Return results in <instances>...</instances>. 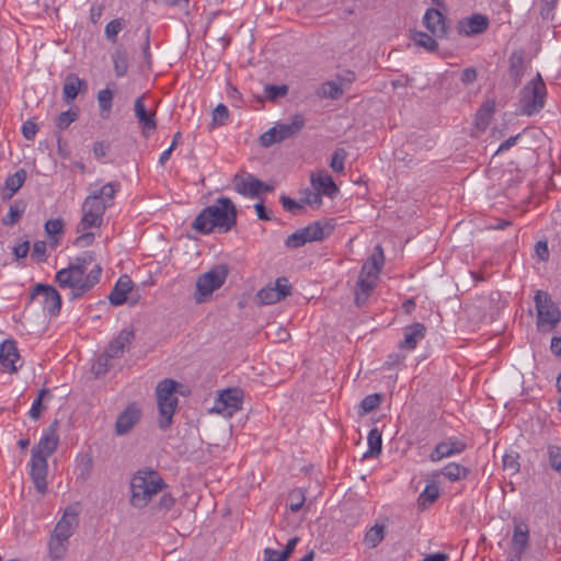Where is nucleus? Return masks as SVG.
I'll list each match as a JSON object with an SVG mask.
<instances>
[{
  "mask_svg": "<svg viewBox=\"0 0 561 561\" xmlns=\"http://www.w3.org/2000/svg\"><path fill=\"white\" fill-rule=\"evenodd\" d=\"M93 262V253L84 252L56 273L55 280L59 287L70 289L71 300L82 297L100 282L102 267L94 264L90 268Z\"/></svg>",
  "mask_w": 561,
  "mask_h": 561,
  "instance_id": "1",
  "label": "nucleus"
},
{
  "mask_svg": "<svg viewBox=\"0 0 561 561\" xmlns=\"http://www.w3.org/2000/svg\"><path fill=\"white\" fill-rule=\"evenodd\" d=\"M237 222V208L228 197H219L215 204L204 208L192 224V228L203 234L215 229L228 232Z\"/></svg>",
  "mask_w": 561,
  "mask_h": 561,
  "instance_id": "2",
  "label": "nucleus"
},
{
  "mask_svg": "<svg viewBox=\"0 0 561 561\" xmlns=\"http://www.w3.org/2000/svg\"><path fill=\"white\" fill-rule=\"evenodd\" d=\"M57 426L58 421L55 420L44 432L37 445L32 448L30 476L36 490L42 494L47 490V458L56 450L58 446Z\"/></svg>",
  "mask_w": 561,
  "mask_h": 561,
  "instance_id": "3",
  "label": "nucleus"
},
{
  "mask_svg": "<svg viewBox=\"0 0 561 561\" xmlns=\"http://www.w3.org/2000/svg\"><path fill=\"white\" fill-rule=\"evenodd\" d=\"M118 183H107L92 192L82 204V218L78 225V232L93 227H100L107 207L112 206L113 198L118 190Z\"/></svg>",
  "mask_w": 561,
  "mask_h": 561,
  "instance_id": "4",
  "label": "nucleus"
},
{
  "mask_svg": "<svg viewBox=\"0 0 561 561\" xmlns=\"http://www.w3.org/2000/svg\"><path fill=\"white\" fill-rule=\"evenodd\" d=\"M167 488L160 474L150 469H139L130 481V504L136 508L146 507L154 495Z\"/></svg>",
  "mask_w": 561,
  "mask_h": 561,
  "instance_id": "5",
  "label": "nucleus"
},
{
  "mask_svg": "<svg viewBox=\"0 0 561 561\" xmlns=\"http://www.w3.org/2000/svg\"><path fill=\"white\" fill-rule=\"evenodd\" d=\"M179 383L173 379H163L156 387L157 403L159 410L158 425L161 430L171 426L173 415L179 404L176 388Z\"/></svg>",
  "mask_w": 561,
  "mask_h": 561,
  "instance_id": "6",
  "label": "nucleus"
},
{
  "mask_svg": "<svg viewBox=\"0 0 561 561\" xmlns=\"http://www.w3.org/2000/svg\"><path fill=\"white\" fill-rule=\"evenodd\" d=\"M228 273V266L226 264H219L199 275L195 283V302H205L215 290L219 289L225 284Z\"/></svg>",
  "mask_w": 561,
  "mask_h": 561,
  "instance_id": "7",
  "label": "nucleus"
},
{
  "mask_svg": "<svg viewBox=\"0 0 561 561\" xmlns=\"http://www.w3.org/2000/svg\"><path fill=\"white\" fill-rule=\"evenodd\" d=\"M547 88L540 73L527 83L520 91V112L531 116L545 106Z\"/></svg>",
  "mask_w": 561,
  "mask_h": 561,
  "instance_id": "8",
  "label": "nucleus"
},
{
  "mask_svg": "<svg viewBox=\"0 0 561 561\" xmlns=\"http://www.w3.org/2000/svg\"><path fill=\"white\" fill-rule=\"evenodd\" d=\"M305 125V117L301 114H295L289 123H278L262 134L260 144L267 148L274 144L290 139L298 135Z\"/></svg>",
  "mask_w": 561,
  "mask_h": 561,
  "instance_id": "9",
  "label": "nucleus"
},
{
  "mask_svg": "<svg viewBox=\"0 0 561 561\" xmlns=\"http://www.w3.org/2000/svg\"><path fill=\"white\" fill-rule=\"evenodd\" d=\"M535 306L537 310L538 328H541L543 324H549L550 329H552L560 322L561 312L546 291L538 290L536 293Z\"/></svg>",
  "mask_w": 561,
  "mask_h": 561,
  "instance_id": "10",
  "label": "nucleus"
},
{
  "mask_svg": "<svg viewBox=\"0 0 561 561\" xmlns=\"http://www.w3.org/2000/svg\"><path fill=\"white\" fill-rule=\"evenodd\" d=\"M243 391L239 388H229L220 392L215 402L214 410L226 416H232L242 409Z\"/></svg>",
  "mask_w": 561,
  "mask_h": 561,
  "instance_id": "11",
  "label": "nucleus"
},
{
  "mask_svg": "<svg viewBox=\"0 0 561 561\" xmlns=\"http://www.w3.org/2000/svg\"><path fill=\"white\" fill-rule=\"evenodd\" d=\"M43 297V308L50 316L59 313L61 308V297L59 293L50 285L37 284L33 287L31 299Z\"/></svg>",
  "mask_w": 561,
  "mask_h": 561,
  "instance_id": "12",
  "label": "nucleus"
},
{
  "mask_svg": "<svg viewBox=\"0 0 561 561\" xmlns=\"http://www.w3.org/2000/svg\"><path fill=\"white\" fill-rule=\"evenodd\" d=\"M291 293V287L288 284L287 278L280 277L277 278L275 284L267 285L264 288L260 289L256 297L263 305H272L280 301L282 299L289 296Z\"/></svg>",
  "mask_w": 561,
  "mask_h": 561,
  "instance_id": "13",
  "label": "nucleus"
},
{
  "mask_svg": "<svg viewBox=\"0 0 561 561\" xmlns=\"http://www.w3.org/2000/svg\"><path fill=\"white\" fill-rule=\"evenodd\" d=\"M467 448V444L458 437H449L438 443L430 454V460L437 462L443 458L453 457L461 454Z\"/></svg>",
  "mask_w": 561,
  "mask_h": 561,
  "instance_id": "14",
  "label": "nucleus"
},
{
  "mask_svg": "<svg viewBox=\"0 0 561 561\" xmlns=\"http://www.w3.org/2000/svg\"><path fill=\"white\" fill-rule=\"evenodd\" d=\"M141 410L136 403H130L127 408L117 416L115 422V434L123 436L128 434L134 426L140 421Z\"/></svg>",
  "mask_w": 561,
  "mask_h": 561,
  "instance_id": "15",
  "label": "nucleus"
},
{
  "mask_svg": "<svg viewBox=\"0 0 561 561\" xmlns=\"http://www.w3.org/2000/svg\"><path fill=\"white\" fill-rule=\"evenodd\" d=\"M145 95H140L136 99L134 104L135 117L138 121L139 126L142 129L144 135H148L149 133L156 130L157 121H156V112L146 108L145 105Z\"/></svg>",
  "mask_w": 561,
  "mask_h": 561,
  "instance_id": "16",
  "label": "nucleus"
},
{
  "mask_svg": "<svg viewBox=\"0 0 561 561\" xmlns=\"http://www.w3.org/2000/svg\"><path fill=\"white\" fill-rule=\"evenodd\" d=\"M232 182L239 194L250 197L259 196L263 186V182L250 173L236 174Z\"/></svg>",
  "mask_w": 561,
  "mask_h": 561,
  "instance_id": "17",
  "label": "nucleus"
},
{
  "mask_svg": "<svg viewBox=\"0 0 561 561\" xmlns=\"http://www.w3.org/2000/svg\"><path fill=\"white\" fill-rule=\"evenodd\" d=\"M20 362V354L16 343L12 340L4 341L0 346V365L3 371L15 373L16 363Z\"/></svg>",
  "mask_w": 561,
  "mask_h": 561,
  "instance_id": "18",
  "label": "nucleus"
},
{
  "mask_svg": "<svg viewBox=\"0 0 561 561\" xmlns=\"http://www.w3.org/2000/svg\"><path fill=\"white\" fill-rule=\"evenodd\" d=\"M134 340L135 331L131 328H125L110 342L106 351L115 358H121L129 350Z\"/></svg>",
  "mask_w": 561,
  "mask_h": 561,
  "instance_id": "19",
  "label": "nucleus"
},
{
  "mask_svg": "<svg viewBox=\"0 0 561 561\" xmlns=\"http://www.w3.org/2000/svg\"><path fill=\"white\" fill-rule=\"evenodd\" d=\"M489 26V19L482 14H473L462 19L458 23V33L466 36H473L483 33Z\"/></svg>",
  "mask_w": 561,
  "mask_h": 561,
  "instance_id": "20",
  "label": "nucleus"
},
{
  "mask_svg": "<svg viewBox=\"0 0 561 561\" xmlns=\"http://www.w3.org/2000/svg\"><path fill=\"white\" fill-rule=\"evenodd\" d=\"M423 23L433 36L443 38L447 35L445 16L437 9H427L423 16Z\"/></svg>",
  "mask_w": 561,
  "mask_h": 561,
  "instance_id": "21",
  "label": "nucleus"
},
{
  "mask_svg": "<svg viewBox=\"0 0 561 561\" xmlns=\"http://www.w3.org/2000/svg\"><path fill=\"white\" fill-rule=\"evenodd\" d=\"M426 327L423 323L415 322L403 329V340L399 343L401 350L413 351L420 341L425 337Z\"/></svg>",
  "mask_w": 561,
  "mask_h": 561,
  "instance_id": "22",
  "label": "nucleus"
},
{
  "mask_svg": "<svg viewBox=\"0 0 561 561\" xmlns=\"http://www.w3.org/2000/svg\"><path fill=\"white\" fill-rule=\"evenodd\" d=\"M78 527V516L77 513L70 512L67 510L62 517L58 520L55 526L51 535L61 540H68L73 535L76 528Z\"/></svg>",
  "mask_w": 561,
  "mask_h": 561,
  "instance_id": "23",
  "label": "nucleus"
},
{
  "mask_svg": "<svg viewBox=\"0 0 561 561\" xmlns=\"http://www.w3.org/2000/svg\"><path fill=\"white\" fill-rule=\"evenodd\" d=\"M385 262L383 251L381 245H376L375 252L367 262L362 266L359 276L373 279L376 282Z\"/></svg>",
  "mask_w": 561,
  "mask_h": 561,
  "instance_id": "24",
  "label": "nucleus"
},
{
  "mask_svg": "<svg viewBox=\"0 0 561 561\" xmlns=\"http://www.w3.org/2000/svg\"><path fill=\"white\" fill-rule=\"evenodd\" d=\"M133 288V282L129 276L123 275L115 283L108 295V300L113 306H121L127 300V295Z\"/></svg>",
  "mask_w": 561,
  "mask_h": 561,
  "instance_id": "25",
  "label": "nucleus"
},
{
  "mask_svg": "<svg viewBox=\"0 0 561 561\" xmlns=\"http://www.w3.org/2000/svg\"><path fill=\"white\" fill-rule=\"evenodd\" d=\"M311 185L314 190L320 192L321 195L329 197H333L339 192V188L332 176L325 171L319 172L318 174H312Z\"/></svg>",
  "mask_w": 561,
  "mask_h": 561,
  "instance_id": "26",
  "label": "nucleus"
},
{
  "mask_svg": "<svg viewBox=\"0 0 561 561\" xmlns=\"http://www.w3.org/2000/svg\"><path fill=\"white\" fill-rule=\"evenodd\" d=\"M333 228L334 226L330 221H325L323 224L321 221H314L300 230L307 242H314L322 241L332 232Z\"/></svg>",
  "mask_w": 561,
  "mask_h": 561,
  "instance_id": "27",
  "label": "nucleus"
},
{
  "mask_svg": "<svg viewBox=\"0 0 561 561\" xmlns=\"http://www.w3.org/2000/svg\"><path fill=\"white\" fill-rule=\"evenodd\" d=\"M27 173L24 169H19L15 173L9 175L1 188L2 199H11L13 195L23 186Z\"/></svg>",
  "mask_w": 561,
  "mask_h": 561,
  "instance_id": "28",
  "label": "nucleus"
},
{
  "mask_svg": "<svg viewBox=\"0 0 561 561\" xmlns=\"http://www.w3.org/2000/svg\"><path fill=\"white\" fill-rule=\"evenodd\" d=\"M529 547V529L528 526L523 523H516L514 526L511 548L522 551H526Z\"/></svg>",
  "mask_w": 561,
  "mask_h": 561,
  "instance_id": "29",
  "label": "nucleus"
},
{
  "mask_svg": "<svg viewBox=\"0 0 561 561\" xmlns=\"http://www.w3.org/2000/svg\"><path fill=\"white\" fill-rule=\"evenodd\" d=\"M87 88V82L80 79L77 75H69L64 83V98L69 103L75 100L81 89Z\"/></svg>",
  "mask_w": 561,
  "mask_h": 561,
  "instance_id": "30",
  "label": "nucleus"
},
{
  "mask_svg": "<svg viewBox=\"0 0 561 561\" xmlns=\"http://www.w3.org/2000/svg\"><path fill=\"white\" fill-rule=\"evenodd\" d=\"M469 473L470 470L467 467L456 462H449L440 470V474L450 482L465 480Z\"/></svg>",
  "mask_w": 561,
  "mask_h": 561,
  "instance_id": "31",
  "label": "nucleus"
},
{
  "mask_svg": "<svg viewBox=\"0 0 561 561\" xmlns=\"http://www.w3.org/2000/svg\"><path fill=\"white\" fill-rule=\"evenodd\" d=\"M68 540L50 535L48 541V552L51 561H62L68 551Z\"/></svg>",
  "mask_w": 561,
  "mask_h": 561,
  "instance_id": "32",
  "label": "nucleus"
},
{
  "mask_svg": "<svg viewBox=\"0 0 561 561\" xmlns=\"http://www.w3.org/2000/svg\"><path fill=\"white\" fill-rule=\"evenodd\" d=\"M376 285V282L373 279H368L366 277L359 276L357 284H356V290H355V302L357 306H362L365 304L370 296L374 287Z\"/></svg>",
  "mask_w": 561,
  "mask_h": 561,
  "instance_id": "33",
  "label": "nucleus"
},
{
  "mask_svg": "<svg viewBox=\"0 0 561 561\" xmlns=\"http://www.w3.org/2000/svg\"><path fill=\"white\" fill-rule=\"evenodd\" d=\"M368 450L364 454V458L376 457L381 453L382 438L377 427L369 431L367 436Z\"/></svg>",
  "mask_w": 561,
  "mask_h": 561,
  "instance_id": "34",
  "label": "nucleus"
},
{
  "mask_svg": "<svg viewBox=\"0 0 561 561\" xmlns=\"http://www.w3.org/2000/svg\"><path fill=\"white\" fill-rule=\"evenodd\" d=\"M510 75L515 85L519 84L524 75V56L520 51L512 53L510 57Z\"/></svg>",
  "mask_w": 561,
  "mask_h": 561,
  "instance_id": "35",
  "label": "nucleus"
},
{
  "mask_svg": "<svg viewBox=\"0 0 561 561\" xmlns=\"http://www.w3.org/2000/svg\"><path fill=\"white\" fill-rule=\"evenodd\" d=\"M116 77H124L128 70V54L122 47H117L112 55Z\"/></svg>",
  "mask_w": 561,
  "mask_h": 561,
  "instance_id": "36",
  "label": "nucleus"
},
{
  "mask_svg": "<svg viewBox=\"0 0 561 561\" xmlns=\"http://www.w3.org/2000/svg\"><path fill=\"white\" fill-rule=\"evenodd\" d=\"M494 111H495V102L494 101H486L482 104V106L480 107V110L477 112L476 114V125L481 128V129H484L493 114H494Z\"/></svg>",
  "mask_w": 561,
  "mask_h": 561,
  "instance_id": "37",
  "label": "nucleus"
},
{
  "mask_svg": "<svg viewBox=\"0 0 561 561\" xmlns=\"http://www.w3.org/2000/svg\"><path fill=\"white\" fill-rule=\"evenodd\" d=\"M116 359L106 350L101 354L92 365V371L96 377L104 376L113 366Z\"/></svg>",
  "mask_w": 561,
  "mask_h": 561,
  "instance_id": "38",
  "label": "nucleus"
},
{
  "mask_svg": "<svg viewBox=\"0 0 561 561\" xmlns=\"http://www.w3.org/2000/svg\"><path fill=\"white\" fill-rule=\"evenodd\" d=\"M385 538V526L376 524L367 530L364 542L369 548H376Z\"/></svg>",
  "mask_w": 561,
  "mask_h": 561,
  "instance_id": "39",
  "label": "nucleus"
},
{
  "mask_svg": "<svg viewBox=\"0 0 561 561\" xmlns=\"http://www.w3.org/2000/svg\"><path fill=\"white\" fill-rule=\"evenodd\" d=\"M25 210V204L21 201H15L9 208V213L2 218L4 226L15 225L22 217Z\"/></svg>",
  "mask_w": 561,
  "mask_h": 561,
  "instance_id": "40",
  "label": "nucleus"
},
{
  "mask_svg": "<svg viewBox=\"0 0 561 561\" xmlns=\"http://www.w3.org/2000/svg\"><path fill=\"white\" fill-rule=\"evenodd\" d=\"M435 36H431L424 32H415L412 36L413 42L415 45L423 47L427 51H435L438 47V44Z\"/></svg>",
  "mask_w": 561,
  "mask_h": 561,
  "instance_id": "41",
  "label": "nucleus"
},
{
  "mask_svg": "<svg viewBox=\"0 0 561 561\" xmlns=\"http://www.w3.org/2000/svg\"><path fill=\"white\" fill-rule=\"evenodd\" d=\"M289 510L297 513L304 507L306 502V492L302 489H294L288 495Z\"/></svg>",
  "mask_w": 561,
  "mask_h": 561,
  "instance_id": "42",
  "label": "nucleus"
},
{
  "mask_svg": "<svg viewBox=\"0 0 561 561\" xmlns=\"http://www.w3.org/2000/svg\"><path fill=\"white\" fill-rule=\"evenodd\" d=\"M79 116L78 108H70L68 111L61 112L56 118V126L60 130H64L69 127V125L75 122Z\"/></svg>",
  "mask_w": 561,
  "mask_h": 561,
  "instance_id": "43",
  "label": "nucleus"
},
{
  "mask_svg": "<svg viewBox=\"0 0 561 561\" xmlns=\"http://www.w3.org/2000/svg\"><path fill=\"white\" fill-rule=\"evenodd\" d=\"M125 23L123 19H114L110 21L105 26L106 38L115 44L117 42L118 33L124 28Z\"/></svg>",
  "mask_w": 561,
  "mask_h": 561,
  "instance_id": "44",
  "label": "nucleus"
},
{
  "mask_svg": "<svg viewBox=\"0 0 561 561\" xmlns=\"http://www.w3.org/2000/svg\"><path fill=\"white\" fill-rule=\"evenodd\" d=\"M321 93L325 98L337 100L343 94V89L339 82L328 81L322 84Z\"/></svg>",
  "mask_w": 561,
  "mask_h": 561,
  "instance_id": "45",
  "label": "nucleus"
},
{
  "mask_svg": "<svg viewBox=\"0 0 561 561\" xmlns=\"http://www.w3.org/2000/svg\"><path fill=\"white\" fill-rule=\"evenodd\" d=\"M301 203L304 205H309L314 208H319L322 205V195L317 190H305Z\"/></svg>",
  "mask_w": 561,
  "mask_h": 561,
  "instance_id": "46",
  "label": "nucleus"
},
{
  "mask_svg": "<svg viewBox=\"0 0 561 561\" xmlns=\"http://www.w3.org/2000/svg\"><path fill=\"white\" fill-rule=\"evenodd\" d=\"M382 397L379 393H373L366 396L360 402V409L363 413H368L376 410L381 403Z\"/></svg>",
  "mask_w": 561,
  "mask_h": 561,
  "instance_id": "47",
  "label": "nucleus"
},
{
  "mask_svg": "<svg viewBox=\"0 0 561 561\" xmlns=\"http://www.w3.org/2000/svg\"><path fill=\"white\" fill-rule=\"evenodd\" d=\"M347 152L343 148H337L331 158L330 167L334 172H343L344 162L346 159Z\"/></svg>",
  "mask_w": 561,
  "mask_h": 561,
  "instance_id": "48",
  "label": "nucleus"
},
{
  "mask_svg": "<svg viewBox=\"0 0 561 561\" xmlns=\"http://www.w3.org/2000/svg\"><path fill=\"white\" fill-rule=\"evenodd\" d=\"M439 495L438 486L435 484H427L424 491L420 494L419 501L425 505L426 503L432 504L437 500Z\"/></svg>",
  "mask_w": 561,
  "mask_h": 561,
  "instance_id": "49",
  "label": "nucleus"
},
{
  "mask_svg": "<svg viewBox=\"0 0 561 561\" xmlns=\"http://www.w3.org/2000/svg\"><path fill=\"white\" fill-rule=\"evenodd\" d=\"M265 95L268 100L274 101L278 98H283L288 93V87L283 85H275V84H266L264 87Z\"/></svg>",
  "mask_w": 561,
  "mask_h": 561,
  "instance_id": "50",
  "label": "nucleus"
},
{
  "mask_svg": "<svg viewBox=\"0 0 561 561\" xmlns=\"http://www.w3.org/2000/svg\"><path fill=\"white\" fill-rule=\"evenodd\" d=\"M113 92L110 89L100 90L98 93V102L102 112H110L112 108Z\"/></svg>",
  "mask_w": 561,
  "mask_h": 561,
  "instance_id": "51",
  "label": "nucleus"
},
{
  "mask_svg": "<svg viewBox=\"0 0 561 561\" xmlns=\"http://www.w3.org/2000/svg\"><path fill=\"white\" fill-rule=\"evenodd\" d=\"M503 468L511 474L519 471L518 455L516 453H508L503 456Z\"/></svg>",
  "mask_w": 561,
  "mask_h": 561,
  "instance_id": "52",
  "label": "nucleus"
},
{
  "mask_svg": "<svg viewBox=\"0 0 561 561\" xmlns=\"http://www.w3.org/2000/svg\"><path fill=\"white\" fill-rule=\"evenodd\" d=\"M549 465L556 471H561V447H548Z\"/></svg>",
  "mask_w": 561,
  "mask_h": 561,
  "instance_id": "53",
  "label": "nucleus"
},
{
  "mask_svg": "<svg viewBox=\"0 0 561 561\" xmlns=\"http://www.w3.org/2000/svg\"><path fill=\"white\" fill-rule=\"evenodd\" d=\"M307 242L304 233L300 229L296 230L294 233L289 234L285 241L287 248L297 249L305 245Z\"/></svg>",
  "mask_w": 561,
  "mask_h": 561,
  "instance_id": "54",
  "label": "nucleus"
},
{
  "mask_svg": "<svg viewBox=\"0 0 561 561\" xmlns=\"http://www.w3.org/2000/svg\"><path fill=\"white\" fill-rule=\"evenodd\" d=\"M279 201L282 203L283 208L294 215L299 214L304 208L302 203H298L295 199H293L286 195H282L279 197Z\"/></svg>",
  "mask_w": 561,
  "mask_h": 561,
  "instance_id": "55",
  "label": "nucleus"
},
{
  "mask_svg": "<svg viewBox=\"0 0 561 561\" xmlns=\"http://www.w3.org/2000/svg\"><path fill=\"white\" fill-rule=\"evenodd\" d=\"M229 116L228 107L224 104H218L213 113V122L217 125H225Z\"/></svg>",
  "mask_w": 561,
  "mask_h": 561,
  "instance_id": "56",
  "label": "nucleus"
},
{
  "mask_svg": "<svg viewBox=\"0 0 561 561\" xmlns=\"http://www.w3.org/2000/svg\"><path fill=\"white\" fill-rule=\"evenodd\" d=\"M64 229V221L60 218L49 219L45 224V230L48 236H56L61 233Z\"/></svg>",
  "mask_w": 561,
  "mask_h": 561,
  "instance_id": "57",
  "label": "nucleus"
},
{
  "mask_svg": "<svg viewBox=\"0 0 561 561\" xmlns=\"http://www.w3.org/2000/svg\"><path fill=\"white\" fill-rule=\"evenodd\" d=\"M37 133V125L28 119L22 126V134L27 140H32Z\"/></svg>",
  "mask_w": 561,
  "mask_h": 561,
  "instance_id": "58",
  "label": "nucleus"
},
{
  "mask_svg": "<svg viewBox=\"0 0 561 561\" xmlns=\"http://www.w3.org/2000/svg\"><path fill=\"white\" fill-rule=\"evenodd\" d=\"M535 252L540 261H547L549 259V249L547 241H538L535 245Z\"/></svg>",
  "mask_w": 561,
  "mask_h": 561,
  "instance_id": "59",
  "label": "nucleus"
},
{
  "mask_svg": "<svg viewBox=\"0 0 561 561\" xmlns=\"http://www.w3.org/2000/svg\"><path fill=\"white\" fill-rule=\"evenodd\" d=\"M32 256L37 261H44L46 256V243L45 241H36L33 245Z\"/></svg>",
  "mask_w": 561,
  "mask_h": 561,
  "instance_id": "60",
  "label": "nucleus"
},
{
  "mask_svg": "<svg viewBox=\"0 0 561 561\" xmlns=\"http://www.w3.org/2000/svg\"><path fill=\"white\" fill-rule=\"evenodd\" d=\"M478 78L477 69L473 67L466 68L461 72L460 80L463 84H471L473 83Z\"/></svg>",
  "mask_w": 561,
  "mask_h": 561,
  "instance_id": "61",
  "label": "nucleus"
},
{
  "mask_svg": "<svg viewBox=\"0 0 561 561\" xmlns=\"http://www.w3.org/2000/svg\"><path fill=\"white\" fill-rule=\"evenodd\" d=\"M405 356L400 353H391L387 356V359L385 362V367L390 369L394 367L396 365L402 363L404 360Z\"/></svg>",
  "mask_w": 561,
  "mask_h": 561,
  "instance_id": "62",
  "label": "nucleus"
},
{
  "mask_svg": "<svg viewBox=\"0 0 561 561\" xmlns=\"http://www.w3.org/2000/svg\"><path fill=\"white\" fill-rule=\"evenodd\" d=\"M28 251H30V242L28 241H23L13 248V254L15 255V257L18 260L24 259L27 255Z\"/></svg>",
  "mask_w": 561,
  "mask_h": 561,
  "instance_id": "63",
  "label": "nucleus"
},
{
  "mask_svg": "<svg viewBox=\"0 0 561 561\" xmlns=\"http://www.w3.org/2000/svg\"><path fill=\"white\" fill-rule=\"evenodd\" d=\"M282 551L265 548L264 549V561H287L286 558H280Z\"/></svg>",
  "mask_w": 561,
  "mask_h": 561,
  "instance_id": "64",
  "label": "nucleus"
}]
</instances>
